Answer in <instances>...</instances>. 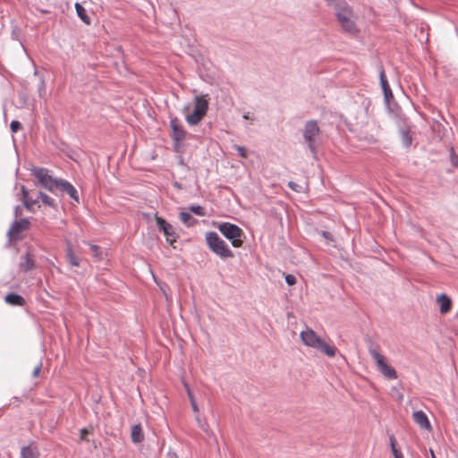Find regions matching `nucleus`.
I'll return each mask as SVG.
<instances>
[{
    "label": "nucleus",
    "instance_id": "38",
    "mask_svg": "<svg viewBox=\"0 0 458 458\" xmlns=\"http://www.w3.org/2000/svg\"><path fill=\"white\" fill-rule=\"evenodd\" d=\"M21 194H22V199H24L25 198H28L29 191H27V189H26V187L24 185L21 186Z\"/></svg>",
    "mask_w": 458,
    "mask_h": 458
},
{
    "label": "nucleus",
    "instance_id": "31",
    "mask_svg": "<svg viewBox=\"0 0 458 458\" xmlns=\"http://www.w3.org/2000/svg\"><path fill=\"white\" fill-rule=\"evenodd\" d=\"M12 132H17L21 128V123L19 121L13 120L10 124Z\"/></svg>",
    "mask_w": 458,
    "mask_h": 458
},
{
    "label": "nucleus",
    "instance_id": "10",
    "mask_svg": "<svg viewBox=\"0 0 458 458\" xmlns=\"http://www.w3.org/2000/svg\"><path fill=\"white\" fill-rule=\"evenodd\" d=\"M29 226L30 221L28 218H21L19 220H15L8 231V235L10 237L17 238V234L27 230Z\"/></svg>",
    "mask_w": 458,
    "mask_h": 458
},
{
    "label": "nucleus",
    "instance_id": "7",
    "mask_svg": "<svg viewBox=\"0 0 458 458\" xmlns=\"http://www.w3.org/2000/svg\"><path fill=\"white\" fill-rule=\"evenodd\" d=\"M208 110V101L203 96L194 98V110L191 114L186 115V122L190 125H197L206 115Z\"/></svg>",
    "mask_w": 458,
    "mask_h": 458
},
{
    "label": "nucleus",
    "instance_id": "16",
    "mask_svg": "<svg viewBox=\"0 0 458 458\" xmlns=\"http://www.w3.org/2000/svg\"><path fill=\"white\" fill-rule=\"evenodd\" d=\"M34 267L35 262L32 259V256L30 254V252H27L24 256L21 257V260L19 265L20 270L28 272L32 270Z\"/></svg>",
    "mask_w": 458,
    "mask_h": 458
},
{
    "label": "nucleus",
    "instance_id": "37",
    "mask_svg": "<svg viewBox=\"0 0 458 458\" xmlns=\"http://www.w3.org/2000/svg\"><path fill=\"white\" fill-rule=\"evenodd\" d=\"M288 187L293 190V191H300L299 190V185L293 182H288Z\"/></svg>",
    "mask_w": 458,
    "mask_h": 458
},
{
    "label": "nucleus",
    "instance_id": "42",
    "mask_svg": "<svg viewBox=\"0 0 458 458\" xmlns=\"http://www.w3.org/2000/svg\"><path fill=\"white\" fill-rule=\"evenodd\" d=\"M89 247L93 251H98L99 250V247L94 244H89Z\"/></svg>",
    "mask_w": 458,
    "mask_h": 458
},
{
    "label": "nucleus",
    "instance_id": "5",
    "mask_svg": "<svg viewBox=\"0 0 458 458\" xmlns=\"http://www.w3.org/2000/svg\"><path fill=\"white\" fill-rule=\"evenodd\" d=\"M369 352L372 359L374 360L377 370L386 378V379H396L397 372L396 370L386 362V358L382 355L375 347L370 346L369 348Z\"/></svg>",
    "mask_w": 458,
    "mask_h": 458
},
{
    "label": "nucleus",
    "instance_id": "19",
    "mask_svg": "<svg viewBox=\"0 0 458 458\" xmlns=\"http://www.w3.org/2000/svg\"><path fill=\"white\" fill-rule=\"evenodd\" d=\"M66 259L69 261V263L73 267H79L80 266V259L75 255L72 246L70 242H67L66 244Z\"/></svg>",
    "mask_w": 458,
    "mask_h": 458
},
{
    "label": "nucleus",
    "instance_id": "24",
    "mask_svg": "<svg viewBox=\"0 0 458 458\" xmlns=\"http://www.w3.org/2000/svg\"><path fill=\"white\" fill-rule=\"evenodd\" d=\"M342 29L350 34H353L357 31L355 23L350 19L344 20L340 23Z\"/></svg>",
    "mask_w": 458,
    "mask_h": 458
},
{
    "label": "nucleus",
    "instance_id": "12",
    "mask_svg": "<svg viewBox=\"0 0 458 458\" xmlns=\"http://www.w3.org/2000/svg\"><path fill=\"white\" fill-rule=\"evenodd\" d=\"M379 80H380V85L384 93V98L386 103H389L393 98L394 95L392 92V89L388 84V81L386 77L385 71L381 68L379 72Z\"/></svg>",
    "mask_w": 458,
    "mask_h": 458
},
{
    "label": "nucleus",
    "instance_id": "40",
    "mask_svg": "<svg viewBox=\"0 0 458 458\" xmlns=\"http://www.w3.org/2000/svg\"><path fill=\"white\" fill-rule=\"evenodd\" d=\"M242 117H243L244 119H246V120H251V121H253V120H254V115H253L252 114L249 113V112H248V113H245V114L242 115Z\"/></svg>",
    "mask_w": 458,
    "mask_h": 458
},
{
    "label": "nucleus",
    "instance_id": "33",
    "mask_svg": "<svg viewBox=\"0 0 458 458\" xmlns=\"http://www.w3.org/2000/svg\"><path fill=\"white\" fill-rule=\"evenodd\" d=\"M89 431L88 428H83L80 430V439L81 441H88L87 436L89 435Z\"/></svg>",
    "mask_w": 458,
    "mask_h": 458
},
{
    "label": "nucleus",
    "instance_id": "30",
    "mask_svg": "<svg viewBox=\"0 0 458 458\" xmlns=\"http://www.w3.org/2000/svg\"><path fill=\"white\" fill-rule=\"evenodd\" d=\"M185 387H186V390H187V394H188L189 399L191 401V408H192L194 412H197L199 410H198L197 404L195 403L193 394H191V389L189 388V386L186 384H185Z\"/></svg>",
    "mask_w": 458,
    "mask_h": 458
},
{
    "label": "nucleus",
    "instance_id": "43",
    "mask_svg": "<svg viewBox=\"0 0 458 458\" xmlns=\"http://www.w3.org/2000/svg\"><path fill=\"white\" fill-rule=\"evenodd\" d=\"M430 453H431V458H437V457L435 456V454H434V453H433V451H432V450H430Z\"/></svg>",
    "mask_w": 458,
    "mask_h": 458
},
{
    "label": "nucleus",
    "instance_id": "2",
    "mask_svg": "<svg viewBox=\"0 0 458 458\" xmlns=\"http://www.w3.org/2000/svg\"><path fill=\"white\" fill-rule=\"evenodd\" d=\"M321 131L316 120H309L305 123L302 136L312 156L317 157L318 139Z\"/></svg>",
    "mask_w": 458,
    "mask_h": 458
},
{
    "label": "nucleus",
    "instance_id": "34",
    "mask_svg": "<svg viewBox=\"0 0 458 458\" xmlns=\"http://www.w3.org/2000/svg\"><path fill=\"white\" fill-rule=\"evenodd\" d=\"M235 149L237 150L240 157H247L246 149L244 147L236 145Z\"/></svg>",
    "mask_w": 458,
    "mask_h": 458
},
{
    "label": "nucleus",
    "instance_id": "4",
    "mask_svg": "<svg viewBox=\"0 0 458 458\" xmlns=\"http://www.w3.org/2000/svg\"><path fill=\"white\" fill-rule=\"evenodd\" d=\"M31 174L38 180V182L46 190L55 193L59 190V184L62 178H54L49 174V170L44 167L33 166Z\"/></svg>",
    "mask_w": 458,
    "mask_h": 458
},
{
    "label": "nucleus",
    "instance_id": "18",
    "mask_svg": "<svg viewBox=\"0 0 458 458\" xmlns=\"http://www.w3.org/2000/svg\"><path fill=\"white\" fill-rule=\"evenodd\" d=\"M21 458H38L39 452L36 446H23L21 451Z\"/></svg>",
    "mask_w": 458,
    "mask_h": 458
},
{
    "label": "nucleus",
    "instance_id": "6",
    "mask_svg": "<svg viewBox=\"0 0 458 458\" xmlns=\"http://www.w3.org/2000/svg\"><path fill=\"white\" fill-rule=\"evenodd\" d=\"M217 228L227 240L231 241L234 248H239L242 245L243 242L241 237L243 232L237 225L223 222L218 225Z\"/></svg>",
    "mask_w": 458,
    "mask_h": 458
},
{
    "label": "nucleus",
    "instance_id": "32",
    "mask_svg": "<svg viewBox=\"0 0 458 458\" xmlns=\"http://www.w3.org/2000/svg\"><path fill=\"white\" fill-rule=\"evenodd\" d=\"M285 282L288 285H293L296 284V277L293 275L287 274L285 276Z\"/></svg>",
    "mask_w": 458,
    "mask_h": 458
},
{
    "label": "nucleus",
    "instance_id": "14",
    "mask_svg": "<svg viewBox=\"0 0 458 458\" xmlns=\"http://www.w3.org/2000/svg\"><path fill=\"white\" fill-rule=\"evenodd\" d=\"M336 17L339 23L351 18V10L345 2L339 3L336 5Z\"/></svg>",
    "mask_w": 458,
    "mask_h": 458
},
{
    "label": "nucleus",
    "instance_id": "28",
    "mask_svg": "<svg viewBox=\"0 0 458 458\" xmlns=\"http://www.w3.org/2000/svg\"><path fill=\"white\" fill-rule=\"evenodd\" d=\"M189 210L199 216H203L206 215L205 208L199 205H191L189 207Z\"/></svg>",
    "mask_w": 458,
    "mask_h": 458
},
{
    "label": "nucleus",
    "instance_id": "22",
    "mask_svg": "<svg viewBox=\"0 0 458 458\" xmlns=\"http://www.w3.org/2000/svg\"><path fill=\"white\" fill-rule=\"evenodd\" d=\"M179 218L187 227H191L197 223V220L193 218L189 212L186 211L180 212Z\"/></svg>",
    "mask_w": 458,
    "mask_h": 458
},
{
    "label": "nucleus",
    "instance_id": "39",
    "mask_svg": "<svg viewBox=\"0 0 458 458\" xmlns=\"http://www.w3.org/2000/svg\"><path fill=\"white\" fill-rule=\"evenodd\" d=\"M21 194H22V199H24L25 198H28L29 191H27V189H26V187L24 185L21 186Z\"/></svg>",
    "mask_w": 458,
    "mask_h": 458
},
{
    "label": "nucleus",
    "instance_id": "1",
    "mask_svg": "<svg viewBox=\"0 0 458 458\" xmlns=\"http://www.w3.org/2000/svg\"><path fill=\"white\" fill-rule=\"evenodd\" d=\"M301 338L305 345L318 349L328 357H334L336 353L337 349L324 342L312 329L302 331Z\"/></svg>",
    "mask_w": 458,
    "mask_h": 458
},
{
    "label": "nucleus",
    "instance_id": "20",
    "mask_svg": "<svg viewBox=\"0 0 458 458\" xmlns=\"http://www.w3.org/2000/svg\"><path fill=\"white\" fill-rule=\"evenodd\" d=\"M4 300L13 306H22L24 304L23 297L17 293H9L5 296Z\"/></svg>",
    "mask_w": 458,
    "mask_h": 458
},
{
    "label": "nucleus",
    "instance_id": "44",
    "mask_svg": "<svg viewBox=\"0 0 458 458\" xmlns=\"http://www.w3.org/2000/svg\"><path fill=\"white\" fill-rule=\"evenodd\" d=\"M174 186H175V187H177V188H179V189L181 188V186H180V184H179L178 182H175V183H174Z\"/></svg>",
    "mask_w": 458,
    "mask_h": 458
},
{
    "label": "nucleus",
    "instance_id": "15",
    "mask_svg": "<svg viewBox=\"0 0 458 458\" xmlns=\"http://www.w3.org/2000/svg\"><path fill=\"white\" fill-rule=\"evenodd\" d=\"M131 439L133 444H140L144 440V433L140 424H136L131 427Z\"/></svg>",
    "mask_w": 458,
    "mask_h": 458
},
{
    "label": "nucleus",
    "instance_id": "17",
    "mask_svg": "<svg viewBox=\"0 0 458 458\" xmlns=\"http://www.w3.org/2000/svg\"><path fill=\"white\" fill-rule=\"evenodd\" d=\"M437 303L439 304V311L442 314L447 313L452 307L451 299L445 293L440 294L437 299Z\"/></svg>",
    "mask_w": 458,
    "mask_h": 458
},
{
    "label": "nucleus",
    "instance_id": "9",
    "mask_svg": "<svg viewBox=\"0 0 458 458\" xmlns=\"http://www.w3.org/2000/svg\"><path fill=\"white\" fill-rule=\"evenodd\" d=\"M156 223L158 229L164 233L166 241L171 245L176 242L178 234L176 233V229L173 225L169 224L166 220L160 216H156Z\"/></svg>",
    "mask_w": 458,
    "mask_h": 458
},
{
    "label": "nucleus",
    "instance_id": "29",
    "mask_svg": "<svg viewBox=\"0 0 458 458\" xmlns=\"http://www.w3.org/2000/svg\"><path fill=\"white\" fill-rule=\"evenodd\" d=\"M22 203L27 209L30 210L35 204L38 203V199H32L28 197L22 199Z\"/></svg>",
    "mask_w": 458,
    "mask_h": 458
},
{
    "label": "nucleus",
    "instance_id": "35",
    "mask_svg": "<svg viewBox=\"0 0 458 458\" xmlns=\"http://www.w3.org/2000/svg\"><path fill=\"white\" fill-rule=\"evenodd\" d=\"M42 368V362L40 361L33 369L32 371V377H37L41 370Z\"/></svg>",
    "mask_w": 458,
    "mask_h": 458
},
{
    "label": "nucleus",
    "instance_id": "26",
    "mask_svg": "<svg viewBox=\"0 0 458 458\" xmlns=\"http://www.w3.org/2000/svg\"><path fill=\"white\" fill-rule=\"evenodd\" d=\"M389 442H390V447H391V451L393 453V455L394 458H403V454L401 453L400 450H398L395 446L396 445V440H395V437L394 435H390L389 436Z\"/></svg>",
    "mask_w": 458,
    "mask_h": 458
},
{
    "label": "nucleus",
    "instance_id": "13",
    "mask_svg": "<svg viewBox=\"0 0 458 458\" xmlns=\"http://www.w3.org/2000/svg\"><path fill=\"white\" fill-rule=\"evenodd\" d=\"M414 422L423 429H430L431 425L426 413L422 411H414L412 414Z\"/></svg>",
    "mask_w": 458,
    "mask_h": 458
},
{
    "label": "nucleus",
    "instance_id": "41",
    "mask_svg": "<svg viewBox=\"0 0 458 458\" xmlns=\"http://www.w3.org/2000/svg\"><path fill=\"white\" fill-rule=\"evenodd\" d=\"M14 214H15V216H18L21 215V208L19 206H16L14 208Z\"/></svg>",
    "mask_w": 458,
    "mask_h": 458
},
{
    "label": "nucleus",
    "instance_id": "25",
    "mask_svg": "<svg viewBox=\"0 0 458 458\" xmlns=\"http://www.w3.org/2000/svg\"><path fill=\"white\" fill-rule=\"evenodd\" d=\"M402 143L405 148H409L411 145V136L408 129H403L400 131Z\"/></svg>",
    "mask_w": 458,
    "mask_h": 458
},
{
    "label": "nucleus",
    "instance_id": "45",
    "mask_svg": "<svg viewBox=\"0 0 458 458\" xmlns=\"http://www.w3.org/2000/svg\"><path fill=\"white\" fill-rule=\"evenodd\" d=\"M204 431H207V428H204V426H201Z\"/></svg>",
    "mask_w": 458,
    "mask_h": 458
},
{
    "label": "nucleus",
    "instance_id": "3",
    "mask_svg": "<svg viewBox=\"0 0 458 458\" xmlns=\"http://www.w3.org/2000/svg\"><path fill=\"white\" fill-rule=\"evenodd\" d=\"M206 242L209 250L221 259H225L233 257V253L226 242L216 232H208L206 233Z\"/></svg>",
    "mask_w": 458,
    "mask_h": 458
},
{
    "label": "nucleus",
    "instance_id": "8",
    "mask_svg": "<svg viewBox=\"0 0 458 458\" xmlns=\"http://www.w3.org/2000/svg\"><path fill=\"white\" fill-rule=\"evenodd\" d=\"M171 133L170 137L173 140V148L175 151H180L182 142L186 139L187 132L183 126L180 123L178 118L174 117L170 120Z\"/></svg>",
    "mask_w": 458,
    "mask_h": 458
},
{
    "label": "nucleus",
    "instance_id": "27",
    "mask_svg": "<svg viewBox=\"0 0 458 458\" xmlns=\"http://www.w3.org/2000/svg\"><path fill=\"white\" fill-rule=\"evenodd\" d=\"M38 92L39 98H46V96H47V86H46L45 79L42 76L39 78V82H38Z\"/></svg>",
    "mask_w": 458,
    "mask_h": 458
},
{
    "label": "nucleus",
    "instance_id": "21",
    "mask_svg": "<svg viewBox=\"0 0 458 458\" xmlns=\"http://www.w3.org/2000/svg\"><path fill=\"white\" fill-rule=\"evenodd\" d=\"M75 10H76V13H77L78 17L84 23H86L87 25H89L90 22H91V19L87 14V12H86L85 8L80 3H76L75 4Z\"/></svg>",
    "mask_w": 458,
    "mask_h": 458
},
{
    "label": "nucleus",
    "instance_id": "36",
    "mask_svg": "<svg viewBox=\"0 0 458 458\" xmlns=\"http://www.w3.org/2000/svg\"><path fill=\"white\" fill-rule=\"evenodd\" d=\"M321 236L323 238H325L326 240H328V241H331V242L334 241V237H333L332 233L327 232V231H322L321 232Z\"/></svg>",
    "mask_w": 458,
    "mask_h": 458
},
{
    "label": "nucleus",
    "instance_id": "23",
    "mask_svg": "<svg viewBox=\"0 0 458 458\" xmlns=\"http://www.w3.org/2000/svg\"><path fill=\"white\" fill-rule=\"evenodd\" d=\"M38 201L40 200L47 207H50V208L56 207V203H55V199L42 191L38 192Z\"/></svg>",
    "mask_w": 458,
    "mask_h": 458
},
{
    "label": "nucleus",
    "instance_id": "11",
    "mask_svg": "<svg viewBox=\"0 0 458 458\" xmlns=\"http://www.w3.org/2000/svg\"><path fill=\"white\" fill-rule=\"evenodd\" d=\"M59 190L65 192L75 202H80V196L76 188L68 181L62 179L59 184Z\"/></svg>",
    "mask_w": 458,
    "mask_h": 458
}]
</instances>
